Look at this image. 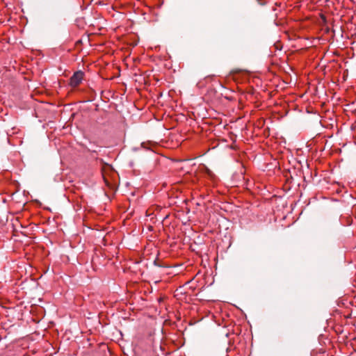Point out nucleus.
I'll list each match as a JSON object with an SVG mask.
<instances>
[{
    "instance_id": "obj_1",
    "label": "nucleus",
    "mask_w": 356,
    "mask_h": 356,
    "mask_svg": "<svg viewBox=\"0 0 356 356\" xmlns=\"http://www.w3.org/2000/svg\"><path fill=\"white\" fill-rule=\"evenodd\" d=\"M83 78V73L81 71H78L74 73L70 78V85L73 87L77 86Z\"/></svg>"
}]
</instances>
